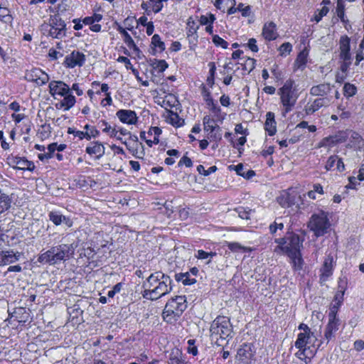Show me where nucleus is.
<instances>
[{
    "instance_id": "nucleus-1",
    "label": "nucleus",
    "mask_w": 364,
    "mask_h": 364,
    "mask_svg": "<svg viewBox=\"0 0 364 364\" xmlns=\"http://www.w3.org/2000/svg\"><path fill=\"white\" fill-rule=\"evenodd\" d=\"M172 279L161 271L151 274L142 283V296L149 300H157L172 291Z\"/></svg>"
},
{
    "instance_id": "nucleus-2",
    "label": "nucleus",
    "mask_w": 364,
    "mask_h": 364,
    "mask_svg": "<svg viewBox=\"0 0 364 364\" xmlns=\"http://www.w3.org/2000/svg\"><path fill=\"white\" fill-rule=\"evenodd\" d=\"M49 93L55 100L63 98L55 104V107L63 111H68L76 103L75 97L70 92L68 85L61 80H52L49 82Z\"/></svg>"
},
{
    "instance_id": "nucleus-3",
    "label": "nucleus",
    "mask_w": 364,
    "mask_h": 364,
    "mask_svg": "<svg viewBox=\"0 0 364 364\" xmlns=\"http://www.w3.org/2000/svg\"><path fill=\"white\" fill-rule=\"evenodd\" d=\"M284 114L290 112L295 107L300 95L298 85L292 79L287 80L277 90Z\"/></svg>"
},
{
    "instance_id": "nucleus-4",
    "label": "nucleus",
    "mask_w": 364,
    "mask_h": 364,
    "mask_svg": "<svg viewBox=\"0 0 364 364\" xmlns=\"http://www.w3.org/2000/svg\"><path fill=\"white\" fill-rule=\"evenodd\" d=\"M317 341L314 334L299 333L295 341V347L299 350L296 356L305 363H308L315 355L317 348L315 343Z\"/></svg>"
},
{
    "instance_id": "nucleus-5",
    "label": "nucleus",
    "mask_w": 364,
    "mask_h": 364,
    "mask_svg": "<svg viewBox=\"0 0 364 364\" xmlns=\"http://www.w3.org/2000/svg\"><path fill=\"white\" fill-rule=\"evenodd\" d=\"M274 242L277 246L274 252L277 255H285L288 257L298 254L302 247L303 240L298 235L293 234L289 237L276 238Z\"/></svg>"
},
{
    "instance_id": "nucleus-6",
    "label": "nucleus",
    "mask_w": 364,
    "mask_h": 364,
    "mask_svg": "<svg viewBox=\"0 0 364 364\" xmlns=\"http://www.w3.org/2000/svg\"><path fill=\"white\" fill-rule=\"evenodd\" d=\"M210 333L211 338L217 341L232 338L233 329L230 319L224 316H217L210 324Z\"/></svg>"
},
{
    "instance_id": "nucleus-7",
    "label": "nucleus",
    "mask_w": 364,
    "mask_h": 364,
    "mask_svg": "<svg viewBox=\"0 0 364 364\" xmlns=\"http://www.w3.org/2000/svg\"><path fill=\"white\" fill-rule=\"evenodd\" d=\"M186 299L184 296H177L170 299L165 306L163 318L168 323H173L179 318L186 309Z\"/></svg>"
},
{
    "instance_id": "nucleus-8",
    "label": "nucleus",
    "mask_w": 364,
    "mask_h": 364,
    "mask_svg": "<svg viewBox=\"0 0 364 364\" xmlns=\"http://www.w3.org/2000/svg\"><path fill=\"white\" fill-rule=\"evenodd\" d=\"M330 227L329 213L323 210L314 213L308 223V228L317 237L326 234Z\"/></svg>"
},
{
    "instance_id": "nucleus-9",
    "label": "nucleus",
    "mask_w": 364,
    "mask_h": 364,
    "mask_svg": "<svg viewBox=\"0 0 364 364\" xmlns=\"http://www.w3.org/2000/svg\"><path fill=\"white\" fill-rule=\"evenodd\" d=\"M41 31L48 37L61 39L65 36L66 24L58 15L50 16L48 23H44L41 26Z\"/></svg>"
},
{
    "instance_id": "nucleus-10",
    "label": "nucleus",
    "mask_w": 364,
    "mask_h": 364,
    "mask_svg": "<svg viewBox=\"0 0 364 364\" xmlns=\"http://www.w3.org/2000/svg\"><path fill=\"white\" fill-rule=\"evenodd\" d=\"M203 129L207 134V137L213 141L218 143L222 139L221 128L216 124L215 119L205 115L203 119Z\"/></svg>"
},
{
    "instance_id": "nucleus-11",
    "label": "nucleus",
    "mask_w": 364,
    "mask_h": 364,
    "mask_svg": "<svg viewBox=\"0 0 364 364\" xmlns=\"http://www.w3.org/2000/svg\"><path fill=\"white\" fill-rule=\"evenodd\" d=\"M8 165L14 169L32 171L35 168L33 162L24 157L18 156H9L6 159Z\"/></svg>"
},
{
    "instance_id": "nucleus-12",
    "label": "nucleus",
    "mask_w": 364,
    "mask_h": 364,
    "mask_svg": "<svg viewBox=\"0 0 364 364\" xmlns=\"http://www.w3.org/2000/svg\"><path fill=\"white\" fill-rule=\"evenodd\" d=\"M25 79L29 82H33L41 86L46 84L49 80L48 75L40 68H33L27 70L24 75Z\"/></svg>"
},
{
    "instance_id": "nucleus-13",
    "label": "nucleus",
    "mask_w": 364,
    "mask_h": 364,
    "mask_svg": "<svg viewBox=\"0 0 364 364\" xmlns=\"http://www.w3.org/2000/svg\"><path fill=\"white\" fill-rule=\"evenodd\" d=\"M340 321L336 316V312L331 309L328 314V322L324 331V338L328 343L333 336L334 333L338 330Z\"/></svg>"
},
{
    "instance_id": "nucleus-14",
    "label": "nucleus",
    "mask_w": 364,
    "mask_h": 364,
    "mask_svg": "<svg viewBox=\"0 0 364 364\" xmlns=\"http://www.w3.org/2000/svg\"><path fill=\"white\" fill-rule=\"evenodd\" d=\"M200 26L197 24L196 21L193 17H189L186 22V36L188 40L189 44L191 46H196L198 42V31ZM192 48V47H191Z\"/></svg>"
},
{
    "instance_id": "nucleus-15",
    "label": "nucleus",
    "mask_w": 364,
    "mask_h": 364,
    "mask_svg": "<svg viewBox=\"0 0 364 364\" xmlns=\"http://www.w3.org/2000/svg\"><path fill=\"white\" fill-rule=\"evenodd\" d=\"M335 265L336 260L332 254L326 255L320 269V279L322 282H326L333 274Z\"/></svg>"
},
{
    "instance_id": "nucleus-16",
    "label": "nucleus",
    "mask_w": 364,
    "mask_h": 364,
    "mask_svg": "<svg viewBox=\"0 0 364 364\" xmlns=\"http://www.w3.org/2000/svg\"><path fill=\"white\" fill-rule=\"evenodd\" d=\"M85 61V55L78 50H74L66 55L64 65L67 68H73L75 67H81Z\"/></svg>"
},
{
    "instance_id": "nucleus-17",
    "label": "nucleus",
    "mask_w": 364,
    "mask_h": 364,
    "mask_svg": "<svg viewBox=\"0 0 364 364\" xmlns=\"http://www.w3.org/2000/svg\"><path fill=\"white\" fill-rule=\"evenodd\" d=\"M255 351L251 344H244L237 351L238 360L242 364H253Z\"/></svg>"
},
{
    "instance_id": "nucleus-18",
    "label": "nucleus",
    "mask_w": 364,
    "mask_h": 364,
    "mask_svg": "<svg viewBox=\"0 0 364 364\" xmlns=\"http://www.w3.org/2000/svg\"><path fill=\"white\" fill-rule=\"evenodd\" d=\"M55 253L56 264L65 261L73 254V249L71 245L62 244L53 247Z\"/></svg>"
},
{
    "instance_id": "nucleus-19",
    "label": "nucleus",
    "mask_w": 364,
    "mask_h": 364,
    "mask_svg": "<svg viewBox=\"0 0 364 364\" xmlns=\"http://www.w3.org/2000/svg\"><path fill=\"white\" fill-rule=\"evenodd\" d=\"M161 134V129L158 127H151L147 132H141L140 137L145 140L149 146H152L154 144H157L159 142V136Z\"/></svg>"
},
{
    "instance_id": "nucleus-20",
    "label": "nucleus",
    "mask_w": 364,
    "mask_h": 364,
    "mask_svg": "<svg viewBox=\"0 0 364 364\" xmlns=\"http://www.w3.org/2000/svg\"><path fill=\"white\" fill-rule=\"evenodd\" d=\"M116 117L122 123L127 125H135L138 122L136 112L131 109H119L116 112Z\"/></svg>"
},
{
    "instance_id": "nucleus-21",
    "label": "nucleus",
    "mask_w": 364,
    "mask_h": 364,
    "mask_svg": "<svg viewBox=\"0 0 364 364\" xmlns=\"http://www.w3.org/2000/svg\"><path fill=\"white\" fill-rule=\"evenodd\" d=\"M166 358L167 364H188L182 351L178 348L171 349Z\"/></svg>"
},
{
    "instance_id": "nucleus-22",
    "label": "nucleus",
    "mask_w": 364,
    "mask_h": 364,
    "mask_svg": "<svg viewBox=\"0 0 364 364\" xmlns=\"http://www.w3.org/2000/svg\"><path fill=\"white\" fill-rule=\"evenodd\" d=\"M262 36L267 41L276 40L279 36L276 24L272 21L266 22L262 27Z\"/></svg>"
},
{
    "instance_id": "nucleus-23",
    "label": "nucleus",
    "mask_w": 364,
    "mask_h": 364,
    "mask_svg": "<svg viewBox=\"0 0 364 364\" xmlns=\"http://www.w3.org/2000/svg\"><path fill=\"white\" fill-rule=\"evenodd\" d=\"M85 151L89 155L94 156L96 159H100L105 155V147L102 143L95 141L86 147Z\"/></svg>"
},
{
    "instance_id": "nucleus-24",
    "label": "nucleus",
    "mask_w": 364,
    "mask_h": 364,
    "mask_svg": "<svg viewBox=\"0 0 364 364\" xmlns=\"http://www.w3.org/2000/svg\"><path fill=\"white\" fill-rule=\"evenodd\" d=\"M49 220L55 225L64 223L67 227L70 228L73 225V220L60 213V211L53 210L48 213Z\"/></svg>"
},
{
    "instance_id": "nucleus-25",
    "label": "nucleus",
    "mask_w": 364,
    "mask_h": 364,
    "mask_svg": "<svg viewBox=\"0 0 364 364\" xmlns=\"http://www.w3.org/2000/svg\"><path fill=\"white\" fill-rule=\"evenodd\" d=\"M21 254L14 250H1L0 251V266L8 265L18 261Z\"/></svg>"
},
{
    "instance_id": "nucleus-26",
    "label": "nucleus",
    "mask_w": 364,
    "mask_h": 364,
    "mask_svg": "<svg viewBox=\"0 0 364 364\" xmlns=\"http://www.w3.org/2000/svg\"><path fill=\"white\" fill-rule=\"evenodd\" d=\"M350 39L348 36H343L339 41V50L341 60H349L350 54Z\"/></svg>"
},
{
    "instance_id": "nucleus-27",
    "label": "nucleus",
    "mask_w": 364,
    "mask_h": 364,
    "mask_svg": "<svg viewBox=\"0 0 364 364\" xmlns=\"http://www.w3.org/2000/svg\"><path fill=\"white\" fill-rule=\"evenodd\" d=\"M10 319L18 323H26L30 317L29 311L23 307L16 308L12 313H10Z\"/></svg>"
},
{
    "instance_id": "nucleus-28",
    "label": "nucleus",
    "mask_w": 364,
    "mask_h": 364,
    "mask_svg": "<svg viewBox=\"0 0 364 364\" xmlns=\"http://www.w3.org/2000/svg\"><path fill=\"white\" fill-rule=\"evenodd\" d=\"M309 50L305 47L302 50H301L294 62V69L304 70L308 62Z\"/></svg>"
},
{
    "instance_id": "nucleus-29",
    "label": "nucleus",
    "mask_w": 364,
    "mask_h": 364,
    "mask_svg": "<svg viewBox=\"0 0 364 364\" xmlns=\"http://www.w3.org/2000/svg\"><path fill=\"white\" fill-rule=\"evenodd\" d=\"M53 247L44 252H41L38 257V262L41 264H48L50 265L56 264L55 253Z\"/></svg>"
},
{
    "instance_id": "nucleus-30",
    "label": "nucleus",
    "mask_w": 364,
    "mask_h": 364,
    "mask_svg": "<svg viewBox=\"0 0 364 364\" xmlns=\"http://www.w3.org/2000/svg\"><path fill=\"white\" fill-rule=\"evenodd\" d=\"M328 101L325 98H318L314 100L311 103H309L305 108L306 114H312L321 107L326 106Z\"/></svg>"
},
{
    "instance_id": "nucleus-31",
    "label": "nucleus",
    "mask_w": 364,
    "mask_h": 364,
    "mask_svg": "<svg viewBox=\"0 0 364 364\" xmlns=\"http://www.w3.org/2000/svg\"><path fill=\"white\" fill-rule=\"evenodd\" d=\"M264 129L269 136L275 134L277 132V127L274 119V114L273 112H269L267 113Z\"/></svg>"
},
{
    "instance_id": "nucleus-32",
    "label": "nucleus",
    "mask_w": 364,
    "mask_h": 364,
    "mask_svg": "<svg viewBox=\"0 0 364 364\" xmlns=\"http://www.w3.org/2000/svg\"><path fill=\"white\" fill-rule=\"evenodd\" d=\"M151 48L153 49V54L157 53H162L166 49L164 42L161 40L159 34H154L151 38Z\"/></svg>"
},
{
    "instance_id": "nucleus-33",
    "label": "nucleus",
    "mask_w": 364,
    "mask_h": 364,
    "mask_svg": "<svg viewBox=\"0 0 364 364\" xmlns=\"http://www.w3.org/2000/svg\"><path fill=\"white\" fill-rule=\"evenodd\" d=\"M99 127L102 129L103 133L107 134L109 137L117 136L118 131L115 127H112L105 120H100L98 122Z\"/></svg>"
},
{
    "instance_id": "nucleus-34",
    "label": "nucleus",
    "mask_w": 364,
    "mask_h": 364,
    "mask_svg": "<svg viewBox=\"0 0 364 364\" xmlns=\"http://www.w3.org/2000/svg\"><path fill=\"white\" fill-rule=\"evenodd\" d=\"M11 198L0 189V215L5 213L11 208Z\"/></svg>"
},
{
    "instance_id": "nucleus-35",
    "label": "nucleus",
    "mask_w": 364,
    "mask_h": 364,
    "mask_svg": "<svg viewBox=\"0 0 364 364\" xmlns=\"http://www.w3.org/2000/svg\"><path fill=\"white\" fill-rule=\"evenodd\" d=\"M331 87L328 84H320L311 88L310 94L314 96H323L329 92Z\"/></svg>"
},
{
    "instance_id": "nucleus-36",
    "label": "nucleus",
    "mask_w": 364,
    "mask_h": 364,
    "mask_svg": "<svg viewBox=\"0 0 364 364\" xmlns=\"http://www.w3.org/2000/svg\"><path fill=\"white\" fill-rule=\"evenodd\" d=\"M176 280L181 282L184 285H191L196 282V279L191 277L190 272H183L176 274Z\"/></svg>"
},
{
    "instance_id": "nucleus-37",
    "label": "nucleus",
    "mask_w": 364,
    "mask_h": 364,
    "mask_svg": "<svg viewBox=\"0 0 364 364\" xmlns=\"http://www.w3.org/2000/svg\"><path fill=\"white\" fill-rule=\"evenodd\" d=\"M289 257L291 259V262L294 270L299 271L302 269L304 260L301 258V251H299L298 254H295V255L293 256H289Z\"/></svg>"
},
{
    "instance_id": "nucleus-38",
    "label": "nucleus",
    "mask_w": 364,
    "mask_h": 364,
    "mask_svg": "<svg viewBox=\"0 0 364 364\" xmlns=\"http://www.w3.org/2000/svg\"><path fill=\"white\" fill-rule=\"evenodd\" d=\"M216 20V17L212 13H206L205 14L200 15L198 17L199 26H207L213 24Z\"/></svg>"
},
{
    "instance_id": "nucleus-39",
    "label": "nucleus",
    "mask_w": 364,
    "mask_h": 364,
    "mask_svg": "<svg viewBox=\"0 0 364 364\" xmlns=\"http://www.w3.org/2000/svg\"><path fill=\"white\" fill-rule=\"evenodd\" d=\"M128 48L131 50V53L126 50L124 53L128 55H132L134 58H141L142 55V53L139 48V47L135 44L134 41L131 42L130 43L127 44Z\"/></svg>"
},
{
    "instance_id": "nucleus-40",
    "label": "nucleus",
    "mask_w": 364,
    "mask_h": 364,
    "mask_svg": "<svg viewBox=\"0 0 364 364\" xmlns=\"http://www.w3.org/2000/svg\"><path fill=\"white\" fill-rule=\"evenodd\" d=\"M0 21L6 24H11L13 21L10 11L6 7L0 6Z\"/></svg>"
},
{
    "instance_id": "nucleus-41",
    "label": "nucleus",
    "mask_w": 364,
    "mask_h": 364,
    "mask_svg": "<svg viewBox=\"0 0 364 364\" xmlns=\"http://www.w3.org/2000/svg\"><path fill=\"white\" fill-rule=\"evenodd\" d=\"M228 249L231 250L232 252H248L252 250L250 247L242 246L239 242H228L227 245Z\"/></svg>"
},
{
    "instance_id": "nucleus-42",
    "label": "nucleus",
    "mask_w": 364,
    "mask_h": 364,
    "mask_svg": "<svg viewBox=\"0 0 364 364\" xmlns=\"http://www.w3.org/2000/svg\"><path fill=\"white\" fill-rule=\"evenodd\" d=\"M323 189L321 184L316 183L313 185V189L307 193V196L312 200H316L318 197L317 195H323Z\"/></svg>"
},
{
    "instance_id": "nucleus-43",
    "label": "nucleus",
    "mask_w": 364,
    "mask_h": 364,
    "mask_svg": "<svg viewBox=\"0 0 364 364\" xmlns=\"http://www.w3.org/2000/svg\"><path fill=\"white\" fill-rule=\"evenodd\" d=\"M152 68L159 73H163L168 67L165 60L154 59L151 63Z\"/></svg>"
},
{
    "instance_id": "nucleus-44",
    "label": "nucleus",
    "mask_w": 364,
    "mask_h": 364,
    "mask_svg": "<svg viewBox=\"0 0 364 364\" xmlns=\"http://www.w3.org/2000/svg\"><path fill=\"white\" fill-rule=\"evenodd\" d=\"M68 133L70 134H73L75 137H77L79 139H85L87 140H90L89 134L87 132L77 130L73 127H69L68 129Z\"/></svg>"
},
{
    "instance_id": "nucleus-45",
    "label": "nucleus",
    "mask_w": 364,
    "mask_h": 364,
    "mask_svg": "<svg viewBox=\"0 0 364 364\" xmlns=\"http://www.w3.org/2000/svg\"><path fill=\"white\" fill-rule=\"evenodd\" d=\"M357 92L356 87L349 82L345 83L343 86V95L346 97L349 98L354 96Z\"/></svg>"
},
{
    "instance_id": "nucleus-46",
    "label": "nucleus",
    "mask_w": 364,
    "mask_h": 364,
    "mask_svg": "<svg viewBox=\"0 0 364 364\" xmlns=\"http://www.w3.org/2000/svg\"><path fill=\"white\" fill-rule=\"evenodd\" d=\"M284 227L282 218H277L273 223L269 225V232L272 234L276 233L278 230H282Z\"/></svg>"
},
{
    "instance_id": "nucleus-47",
    "label": "nucleus",
    "mask_w": 364,
    "mask_h": 364,
    "mask_svg": "<svg viewBox=\"0 0 364 364\" xmlns=\"http://www.w3.org/2000/svg\"><path fill=\"white\" fill-rule=\"evenodd\" d=\"M95 255L96 253L94 249L91 247H88L86 250H85L84 255L89 260V265L92 266V267L98 266L97 263L94 260Z\"/></svg>"
},
{
    "instance_id": "nucleus-48",
    "label": "nucleus",
    "mask_w": 364,
    "mask_h": 364,
    "mask_svg": "<svg viewBox=\"0 0 364 364\" xmlns=\"http://www.w3.org/2000/svg\"><path fill=\"white\" fill-rule=\"evenodd\" d=\"M279 203L284 208H288L294 204V199L289 193H285L279 198Z\"/></svg>"
},
{
    "instance_id": "nucleus-49",
    "label": "nucleus",
    "mask_w": 364,
    "mask_h": 364,
    "mask_svg": "<svg viewBox=\"0 0 364 364\" xmlns=\"http://www.w3.org/2000/svg\"><path fill=\"white\" fill-rule=\"evenodd\" d=\"M102 18V16L100 14H94L91 16H87L82 19L84 25L91 26L94 23L100 22Z\"/></svg>"
},
{
    "instance_id": "nucleus-50",
    "label": "nucleus",
    "mask_w": 364,
    "mask_h": 364,
    "mask_svg": "<svg viewBox=\"0 0 364 364\" xmlns=\"http://www.w3.org/2000/svg\"><path fill=\"white\" fill-rule=\"evenodd\" d=\"M150 5L151 7V12L156 14L159 13L163 8V2L166 1L167 0H149Z\"/></svg>"
},
{
    "instance_id": "nucleus-51",
    "label": "nucleus",
    "mask_w": 364,
    "mask_h": 364,
    "mask_svg": "<svg viewBox=\"0 0 364 364\" xmlns=\"http://www.w3.org/2000/svg\"><path fill=\"white\" fill-rule=\"evenodd\" d=\"M278 50L280 55L287 56L292 51V45L289 42L284 43L279 46Z\"/></svg>"
},
{
    "instance_id": "nucleus-52",
    "label": "nucleus",
    "mask_w": 364,
    "mask_h": 364,
    "mask_svg": "<svg viewBox=\"0 0 364 364\" xmlns=\"http://www.w3.org/2000/svg\"><path fill=\"white\" fill-rule=\"evenodd\" d=\"M170 124L176 127H180L183 124V120L181 119L177 114L171 113L168 117Z\"/></svg>"
},
{
    "instance_id": "nucleus-53",
    "label": "nucleus",
    "mask_w": 364,
    "mask_h": 364,
    "mask_svg": "<svg viewBox=\"0 0 364 364\" xmlns=\"http://www.w3.org/2000/svg\"><path fill=\"white\" fill-rule=\"evenodd\" d=\"M216 170L217 167L215 166H210L208 169H205L203 165H198L197 166V171H198V173L205 176H208L210 174L215 172Z\"/></svg>"
},
{
    "instance_id": "nucleus-54",
    "label": "nucleus",
    "mask_w": 364,
    "mask_h": 364,
    "mask_svg": "<svg viewBox=\"0 0 364 364\" xmlns=\"http://www.w3.org/2000/svg\"><path fill=\"white\" fill-rule=\"evenodd\" d=\"M95 86H100V90H98V91H96V94L97 95H101V93H104L105 95H107V93H109L110 92L109 91V87L106 83L100 84V82H98V81H94L92 83V87H95Z\"/></svg>"
},
{
    "instance_id": "nucleus-55",
    "label": "nucleus",
    "mask_w": 364,
    "mask_h": 364,
    "mask_svg": "<svg viewBox=\"0 0 364 364\" xmlns=\"http://www.w3.org/2000/svg\"><path fill=\"white\" fill-rule=\"evenodd\" d=\"M329 9L327 6H324L321 9L316 11L314 15V20L318 23L319 22L322 18L327 15Z\"/></svg>"
},
{
    "instance_id": "nucleus-56",
    "label": "nucleus",
    "mask_w": 364,
    "mask_h": 364,
    "mask_svg": "<svg viewBox=\"0 0 364 364\" xmlns=\"http://www.w3.org/2000/svg\"><path fill=\"white\" fill-rule=\"evenodd\" d=\"M213 43L216 46H220L223 48H227L228 46V43L225 41L223 38L220 37L218 35H213Z\"/></svg>"
},
{
    "instance_id": "nucleus-57",
    "label": "nucleus",
    "mask_w": 364,
    "mask_h": 364,
    "mask_svg": "<svg viewBox=\"0 0 364 364\" xmlns=\"http://www.w3.org/2000/svg\"><path fill=\"white\" fill-rule=\"evenodd\" d=\"M256 65V60L252 58H247L244 63L243 69L250 73L255 68Z\"/></svg>"
},
{
    "instance_id": "nucleus-58",
    "label": "nucleus",
    "mask_w": 364,
    "mask_h": 364,
    "mask_svg": "<svg viewBox=\"0 0 364 364\" xmlns=\"http://www.w3.org/2000/svg\"><path fill=\"white\" fill-rule=\"evenodd\" d=\"M84 129L85 132H87V134L90 136V140L92 138H97L100 135V132L95 127L90 126L89 124H86L84 127Z\"/></svg>"
},
{
    "instance_id": "nucleus-59",
    "label": "nucleus",
    "mask_w": 364,
    "mask_h": 364,
    "mask_svg": "<svg viewBox=\"0 0 364 364\" xmlns=\"http://www.w3.org/2000/svg\"><path fill=\"white\" fill-rule=\"evenodd\" d=\"M257 43V41L255 38H251L248 40L246 44L243 45V46L247 47L253 53H257L259 51V48Z\"/></svg>"
},
{
    "instance_id": "nucleus-60",
    "label": "nucleus",
    "mask_w": 364,
    "mask_h": 364,
    "mask_svg": "<svg viewBox=\"0 0 364 364\" xmlns=\"http://www.w3.org/2000/svg\"><path fill=\"white\" fill-rule=\"evenodd\" d=\"M119 63H123L125 65V67L127 70H132L133 73L136 72V70L133 67V65L131 63L130 60L125 56H119L117 60Z\"/></svg>"
},
{
    "instance_id": "nucleus-61",
    "label": "nucleus",
    "mask_w": 364,
    "mask_h": 364,
    "mask_svg": "<svg viewBox=\"0 0 364 364\" xmlns=\"http://www.w3.org/2000/svg\"><path fill=\"white\" fill-rule=\"evenodd\" d=\"M238 215L242 219L248 220L250 218L252 215V210L250 209L247 210L245 208H239L237 209Z\"/></svg>"
},
{
    "instance_id": "nucleus-62",
    "label": "nucleus",
    "mask_w": 364,
    "mask_h": 364,
    "mask_svg": "<svg viewBox=\"0 0 364 364\" xmlns=\"http://www.w3.org/2000/svg\"><path fill=\"white\" fill-rule=\"evenodd\" d=\"M196 341L193 339H189L187 342V352L193 355H196L198 354V348L195 344Z\"/></svg>"
},
{
    "instance_id": "nucleus-63",
    "label": "nucleus",
    "mask_w": 364,
    "mask_h": 364,
    "mask_svg": "<svg viewBox=\"0 0 364 364\" xmlns=\"http://www.w3.org/2000/svg\"><path fill=\"white\" fill-rule=\"evenodd\" d=\"M337 161H338V156H336V155L331 156L328 159L326 164L325 165L326 170V171L331 170L336 166Z\"/></svg>"
},
{
    "instance_id": "nucleus-64",
    "label": "nucleus",
    "mask_w": 364,
    "mask_h": 364,
    "mask_svg": "<svg viewBox=\"0 0 364 364\" xmlns=\"http://www.w3.org/2000/svg\"><path fill=\"white\" fill-rule=\"evenodd\" d=\"M271 73L277 80L282 79V72L279 70L278 65L274 64L271 68Z\"/></svg>"
}]
</instances>
